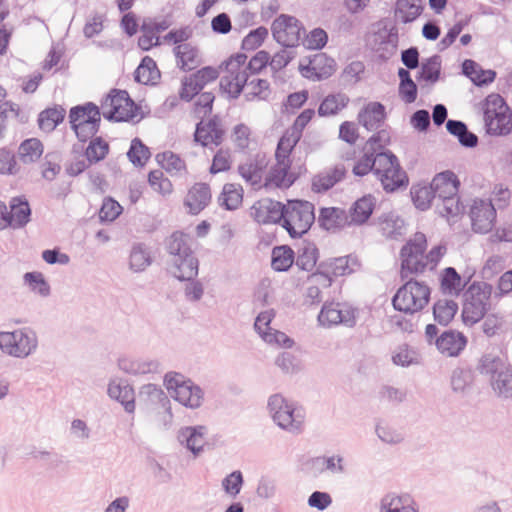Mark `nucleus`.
<instances>
[{"mask_svg": "<svg viewBox=\"0 0 512 512\" xmlns=\"http://www.w3.org/2000/svg\"><path fill=\"white\" fill-rule=\"evenodd\" d=\"M190 237L180 231L173 232L165 241L170 255V271L180 281H190L198 275L199 262L190 244Z\"/></svg>", "mask_w": 512, "mask_h": 512, "instance_id": "1", "label": "nucleus"}, {"mask_svg": "<svg viewBox=\"0 0 512 512\" xmlns=\"http://www.w3.org/2000/svg\"><path fill=\"white\" fill-rule=\"evenodd\" d=\"M374 174L386 192H394L408 185V176L401 168L397 156L390 150L374 151Z\"/></svg>", "mask_w": 512, "mask_h": 512, "instance_id": "2", "label": "nucleus"}, {"mask_svg": "<svg viewBox=\"0 0 512 512\" xmlns=\"http://www.w3.org/2000/svg\"><path fill=\"white\" fill-rule=\"evenodd\" d=\"M314 205L306 200H288L284 205L282 227L291 238H301L315 222Z\"/></svg>", "mask_w": 512, "mask_h": 512, "instance_id": "3", "label": "nucleus"}, {"mask_svg": "<svg viewBox=\"0 0 512 512\" xmlns=\"http://www.w3.org/2000/svg\"><path fill=\"white\" fill-rule=\"evenodd\" d=\"M493 291L487 282H473L464 292L462 320L465 325L472 326L479 322L490 309V298Z\"/></svg>", "mask_w": 512, "mask_h": 512, "instance_id": "4", "label": "nucleus"}, {"mask_svg": "<svg viewBox=\"0 0 512 512\" xmlns=\"http://www.w3.org/2000/svg\"><path fill=\"white\" fill-rule=\"evenodd\" d=\"M486 132L492 136H505L512 131V112L504 98L496 93L488 95L483 106Z\"/></svg>", "mask_w": 512, "mask_h": 512, "instance_id": "5", "label": "nucleus"}, {"mask_svg": "<svg viewBox=\"0 0 512 512\" xmlns=\"http://www.w3.org/2000/svg\"><path fill=\"white\" fill-rule=\"evenodd\" d=\"M69 122L80 142L91 140L100 128V109L93 102L74 106L69 112Z\"/></svg>", "mask_w": 512, "mask_h": 512, "instance_id": "6", "label": "nucleus"}, {"mask_svg": "<svg viewBox=\"0 0 512 512\" xmlns=\"http://www.w3.org/2000/svg\"><path fill=\"white\" fill-rule=\"evenodd\" d=\"M430 289L424 283L409 279L392 298L395 310L404 313H416L429 302Z\"/></svg>", "mask_w": 512, "mask_h": 512, "instance_id": "7", "label": "nucleus"}, {"mask_svg": "<svg viewBox=\"0 0 512 512\" xmlns=\"http://www.w3.org/2000/svg\"><path fill=\"white\" fill-rule=\"evenodd\" d=\"M164 382L171 396L185 407L196 409L203 402L204 392L191 379L176 372L167 373Z\"/></svg>", "mask_w": 512, "mask_h": 512, "instance_id": "8", "label": "nucleus"}, {"mask_svg": "<svg viewBox=\"0 0 512 512\" xmlns=\"http://www.w3.org/2000/svg\"><path fill=\"white\" fill-rule=\"evenodd\" d=\"M427 240L425 234L417 232L400 251L401 278L407 279L410 275L423 272L427 266L424 260Z\"/></svg>", "mask_w": 512, "mask_h": 512, "instance_id": "9", "label": "nucleus"}, {"mask_svg": "<svg viewBox=\"0 0 512 512\" xmlns=\"http://www.w3.org/2000/svg\"><path fill=\"white\" fill-rule=\"evenodd\" d=\"M37 345V336L31 330L0 332V349L10 356L26 358L36 350Z\"/></svg>", "mask_w": 512, "mask_h": 512, "instance_id": "10", "label": "nucleus"}, {"mask_svg": "<svg viewBox=\"0 0 512 512\" xmlns=\"http://www.w3.org/2000/svg\"><path fill=\"white\" fill-rule=\"evenodd\" d=\"M273 38L284 47H295L299 44L302 32L305 29L302 23L294 16L279 15L271 25Z\"/></svg>", "mask_w": 512, "mask_h": 512, "instance_id": "11", "label": "nucleus"}, {"mask_svg": "<svg viewBox=\"0 0 512 512\" xmlns=\"http://www.w3.org/2000/svg\"><path fill=\"white\" fill-rule=\"evenodd\" d=\"M284 205L271 198H262L252 205L250 215L259 224L282 225Z\"/></svg>", "mask_w": 512, "mask_h": 512, "instance_id": "12", "label": "nucleus"}, {"mask_svg": "<svg viewBox=\"0 0 512 512\" xmlns=\"http://www.w3.org/2000/svg\"><path fill=\"white\" fill-rule=\"evenodd\" d=\"M469 216L475 232L487 233L494 225L496 209L489 199H475L470 208Z\"/></svg>", "mask_w": 512, "mask_h": 512, "instance_id": "13", "label": "nucleus"}, {"mask_svg": "<svg viewBox=\"0 0 512 512\" xmlns=\"http://www.w3.org/2000/svg\"><path fill=\"white\" fill-rule=\"evenodd\" d=\"M224 134L220 118L214 115L207 122L200 120L196 124L194 141L203 147L213 149V146L217 147L223 142Z\"/></svg>", "mask_w": 512, "mask_h": 512, "instance_id": "14", "label": "nucleus"}, {"mask_svg": "<svg viewBox=\"0 0 512 512\" xmlns=\"http://www.w3.org/2000/svg\"><path fill=\"white\" fill-rule=\"evenodd\" d=\"M122 103L126 106L132 103L129 93L126 90L112 89L101 101L103 117L108 121L114 122L132 121V114L123 113L121 116L117 115Z\"/></svg>", "mask_w": 512, "mask_h": 512, "instance_id": "15", "label": "nucleus"}, {"mask_svg": "<svg viewBox=\"0 0 512 512\" xmlns=\"http://www.w3.org/2000/svg\"><path fill=\"white\" fill-rule=\"evenodd\" d=\"M350 256L338 257L331 259L327 262L320 263L318 270L313 274V278L324 287H329L332 283L333 277L343 276L353 272L350 267Z\"/></svg>", "mask_w": 512, "mask_h": 512, "instance_id": "16", "label": "nucleus"}, {"mask_svg": "<svg viewBox=\"0 0 512 512\" xmlns=\"http://www.w3.org/2000/svg\"><path fill=\"white\" fill-rule=\"evenodd\" d=\"M305 416L304 408L290 401L285 415L275 416V424L281 429L297 435L304 429Z\"/></svg>", "mask_w": 512, "mask_h": 512, "instance_id": "17", "label": "nucleus"}, {"mask_svg": "<svg viewBox=\"0 0 512 512\" xmlns=\"http://www.w3.org/2000/svg\"><path fill=\"white\" fill-rule=\"evenodd\" d=\"M107 393L113 400L119 402L127 413L135 411V392L125 380H111L108 384Z\"/></svg>", "mask_w": 512, "mask_h": 512, "instance_id": "18", "label": "nucleus"}, {"mask_svg": "<svg viewBox=\"0 0 512 512\" xmlns=\"http://www.w3.org/2000/svg\"><path fill=\"white\" fill-rule=\"evenodd\" d=\"M10 210L7 209V226L16 228L24 227L31 216V209L27 199L24 196L13 197L9 203Z\"/></svg>", "mask_w": 512, "mask_h": 512, "instance_id": "19", "label": "nucleus"}, {"mask_svg": "<svg viewBox=\"0 0 512 512\" xmlns=\"http://www.w3.org/2000/svg\"><path fill=\"white\" fill-rule=\"evenodd\" d=\"M380 512H419V510L410 494L391 492L381 499Z\"/></svg>", "mask_w": 512, "mask_h": 512, "instance_id": "20", "label": "nucleus"}, {"mask_svg": "<svg viewBox=\"0 0 512 512\" xmlns=\"http://www.w3.org/2000/svg\"><path fill=\"white\" fill-rule=\"evenodd\" d=\"M460 181L456 174L451 170H446L436 174L430 187L435 195L436 200L444 196H454L459 191Z\"/></svg>", "mask_w": 512, "mask_h": 512, "instance_id": "21", "label": "nucleus"}, {"mask_svg": "<svg viewBox=\"0 0 512 512\" xmlns=\"http://www.w3.org/2000/svg\"><path fill=\"white\" fill-rule=\"evenodd\" d=\"M290 166L291 161L277 160L276 165L271 167L265 178L264 187L266 189L289 188L295 181V177L289 174Z\"/></svg>", "mask_w": 512, "mask_h": 512, "instance_id": "22", "label": "nucleus"}, {"mask_svg": "<svg viewBox=\"0 0 512 512\" xmlns=\"http://www.w3.org/2000/svg\"><path fill=\"white\" fill-rule=\"evenodd\" d=\"M434 343L442 354L454 357L464 350L467 339L461 332L447 330L437 337Z\"/></svg>", "mask_w": 512, "mask_h": 512, "instance_id": "23", "label": "nucleus"}, {"mask_svg": "<svg viewBox=\"0 0 512 512\" xmlns=\"http://www.w3.org/2000/svg\"><path fill=\"white\" fill-rule=\"evenodd\" d=\"M206 434V426H187L179 430L178 440L181 444H185L186 448L195 456H198L203 451Z\"/></svg>", "mask_w": 512, "mask_h": 512, "instance_id": "24", "label": "nucleus"}, {"mask_svg": "<svg viewBox=\"0 0 512 512\" xmlns=\"http://www.w3.org/2000/svg\"><path fill=\"white\" fill-rule=\"evenodd\" d=\"M211 201L210 187L206 183H195L188 191L184 204L191 214L197 215Z\"/></svg>", "mask_w": 512, "mask_h": 512, "instance_id": "25", "label": "nucleus"}, {"mask_svg": "<svg viewBox=\"0 0 512 512\" xmlns=\"http://www.w3.org/2000/svg\"><path fill=\"white\" fill-rule=\"evenodd\" d=\"M386 118L385 106L380 102H370L358 113V121L368 131L378 130Z\"/></svg>", "mask_w": 512, "mask_h": 512, "instance_id": "26", "label": "nucleus"}, {"mask_svg": "<svg viewBox=\"0 0 512 512\" xmlns=\"http://www.w3.org/2000/svg\"><path fill=\"white\" fill-rule=\"evenodd\" d=\"M118 367L126 374L138 376L159 372L160 363L157 360L122 357L118 360Z\"/></svg>", "mask_w": 512, "mask_h": 512, "instance_id": "27", "label": "nucleus"}, {"mask_svg": "<svg viewBox=\"0 0 512 512\" xmlns=\"http://www.w3.org/2000/svg\"><path fill=\"white\" fill-rule=\"evenodd\" d=\"M378 224L382 235L387 239L399 240L406 233L404 220L393 212L381 215Z\"/></svg>", "mask_w": 512, "mask_h": 512, "instance_id": "28", "label": "nucleus"}, {"mask_svg": "<svg viewBox=\"0 0 512 512\" xmlns=\"http://www.w3.org/2000/svg\"><path fill=\"white\" fill-rule=\"evenodd\" d=\"M462 73L478 87L488 85L496 78V72L494 70H484L477 62L471 59L463 61Z\"/></svg>", "mask_w": 512, "mask_h": 512, "instance_id": "29", "label": "nucleus"}, {"mask_svg": "<svg viewBox=\"0 0 512 512\" xmlns=\"http://www.w3.org/2000/svg\"><path fill=\"white\" fill-rule=\"evenodd\" d=\"M248 80L249 73L246 70L237 73L228 72L227 75L221 77L219 85L221 91L228 94L229 98L236 99L242 93Z\"/></svg>", "mask_w": 512, "mask_h": 512, "instance_id": "30", "label": "nucleus"}, {"mask_svg": "<svg viewBox=\"0 0 512 512\" xmlns=\"http://www.w3.org/2000/svg\"><path fill=\"white\" fill-rule=\"evenodd\" d=\"M266 167L264 158H259V155L247 159L246 162L238 166L240 176L250 185L259 186L262 181L263 170Z\"/></svg>", "mask_w": 512, "mask_h": 512, "instance_id": "31", "label": "nucleus"}, {"mask_svg": "<svg viewBox=\"0 0 512 512\" xmlns=\"http://www.w3.org/2000/svg\"><path fill=\"white\" fill-rule=\"evenodd\" d=\"M177 66L183 71H191L201 64L199 51L189 43L177 45L174 48Z\"/></svg>", "mask_w": 512, "mask_h": 512, "instance_id": "32", "label": "nucleus"}, {"mask_svg": "<svg viewBox=\"0 0 512 512\" xmlns=\"http://www.w3.org/2000/svg\"><path fill=\"white\" fill-rule=\"evenodd\" d=\"M345 174L346 169L343 165L335 166L333 169L316 175L312 180V189L318 193L326 192L340 182Z\"/></svg>", "mask_w": 512, "mask_h": 512, "instance_id": "33", "label": "nucleus"}, {"mask_svg": "<svg viewBox=\"0 0 512 512\" xmlns=\"http://www.w3.org/2000/svg\"><path fill=\"white\" fill-rule=\"evenodd\" d=\"M153 262L150 248L144 243H134L129 254V269L134 273L145 271Z\"/></svg>", "mask_w": 512, "mask_h": 512, "instance_id": "34", "label": "nucleus"}, {"mask_svg": "<svg viewBox=\"0 0 512 512\" xmlns=\"http://www.w3.org/2000/svg\"><path fill=\"white\" fill-rule=\"evenodd\" d=\"M161 74L155 60L149 56H145L134 72L136 82L144 85H154L160 79Z\"/></svg>", "mask_w": 512, "mask_h": 512, "instance_id": "35", "label": "nucleus"}, {"mask_svg": "<svg viewBox=\"0 0 512 512\" xmlns=\"http://www.w3.org/2000/svg\"><path fill=\"white\" fill-rule=\"evenodd\" d=\"M335 70V61L327 58L325 55L316 56L309 65H300V71L304 77H309L308 73L314 71L317 79L328 78Z\"/></svg>", "mask_w": 512, "mask_h": 512, "instance_id": "36", "label": "nucleus"}, {"mask_svg": "<svg viewBox=\"0 0 512 512\" xmlns=\"http://www.w3.org/2000/svg\"><path fill=\"white\" fill-rule=\"evenodd\" d=\"M345 211L337 207H324L320 209L318 224L324 230L341 228L346 223Z\"/></svg>", "mask_w": 512, "mask_h": 512, "instance_id": "37", "label": "nucleus"}, {"mask_svg": "<svg viewBox=\"0 0 512 512\" xmlns=\"http://www.w3.org/2000/svg\"><path fill=\"white\" fill-rule=\"evenodd\" d=\"M375 207V198L372 195H365L356 200L350 208L351 222L362 225L370 218Z\"/></svg>", "mask_w": 512, "mask_h": 512, "instance_id": "38", "label": "nucleus"}, {"mask_svg": "<svg viewBox=\"0 0 512 512\" xmlns=\"http://www.w3.org/2000/svg\"><path fill=\"white\" fill-rule=\"evenodd\" d=\"M446 129L451 135L457 137L461 146L466 148H474L477 146V135L469 131L463 121L449 119L446 122Z\"/></svg>", "mask_w": 512, "mask_h": 512, "instance_id": "39", "label": "nucleus"}, {"mask_svg": "<svg viewBox=\"0 0 512 512\" xmlns=\"http://www.w3.org/2000/svg\"><path fill=\"white\" fill-rule=\"evenodd\" d=\"M349 101L345 93L329 94L320 103L318 114L321 117L336 115L348 105Z\"/></svg>", "mask_w": 512, "mask_h": 512, "instance_id": "40", "label": "nucleus"}, {"mask_svg": "<svg viewBox=\"0 0 512 512\" xmlns=\"http://www.w3.org/2000/svg\"><path fill=\"white\" fill-rule=\"evenodd\" d=\"M66 110L61 105L46 108L38 117L39 128L45 132H52L64 120Z\"/></svg>", "mask_w": 512, "mask_h": 512, "instance_id": "41", "label": "nucleus"}, {"mask_svg": "<svg viewBox=\"0 0 512 512\" xmlns=\"http://www.w3.org/2000/svg\"><path fill=\"white\" fill-rule=\"evenodd\" d=\"M243 201V189L240 185L227 183L218 197V203L226 210H236Z\"/></svg>", "mask_w": 512, "mask_h": 512, "instance_id": "42", "label": "nucleus"}, {"mask_svg": "<svg viewBox=\"0 0 512 512\" xmlns=\"http://www.w3.org/2000/svg\"><path fill=\"white\" fill-rule=\"evenodd\" d=\"M434 205L437 213L441 217H445L447 219L459 216L465 209L463 203L460 201L458 193L454 194V196H444L443 198L436 200Z\"/></svg>", "mask_w": 512, "mask_h": 512, "instance_id": "43", "label": "nucleus"}, {"mask_svg": "<svg viewBox=\"0 0 512 512\" xmlns=\"http://www.w3.org/2000/svg\"><path fill=\"white\" fill-rule=\"evenodd\" d=\"M422 10V0H397L395 17L399 18L402 23H410L417 19Z\"/></svg>", "mask_w": 512, "mask_h": 512, "instance_id": "44", "label": "nucleus"}, {"mask_svg": "<svg viewBox=\"0 0 512 512\" xmlns=\"http://www.w3.org/2000/svg\"><path fill=\"white\" fill-rule=\"evenodd\" d=\"M319 257V251L313 242L304 241L298 248L296 265L303 271H311L315 267Z\"/></svg>", "mask_w": 512, "mask_h": 512, "instance_id": "45", "label": "nucleus"}, {"mask_svg": "<svg viewBox=\"0 0 512 512\" xmlns=\"http://www.w3.org/2000/svg\"><path fill=\"white\" fill-rule=\"evenodd\" d=\"M441 57L433 55L421 64V68L416 75L417 81L436 83L441 74Z\"/></svg>", "mask_w": 512, "mask_h": 512, "instance_id": "46", "label": "nucleus"}, {"mask_svg": "<svg viewBox=\"0 0 512 512\" xmlns=\"http://www.w3.org/2000/svg\"><path fill=\"white\" fill-rule=\"evenodd\" d=\"M458 311V304L453 300H438L433 305L434 320L443 326H447Z\"/></svg>", "mask_w": 512, "mask_h": 512, "instance_id": "47", "label": "nucleus"}, {"mask_svg": "<svg viewBox=\"0 0 512 512\" xmlns=\"http://www.w3.org/2000/svg\"><path fill=\"white\" fill-rule=\"evenodd\" d=\"M295 253L287 245L276 246L272 250L271 266L275 271H287L294 263Z\"/></svg>", "mask_w": 512, "mask_h": 512, "instance_id": "48", "label": "nucleus"}, {"mask_svg": "<svg viewBox=\"0 0 512 512\" xmlns=\"http://www.w3.org/2000/svg\"><path fill=\"white\" fill-rule=\"evenodd\" d=\"M510 368L511 367L504 359L492 354L483 355L479 366V370L482 374L491 376V381L494 379V376H498L500 373H504V371Z\"/></svg>", "mask_w": 512, "mask_h": 512, "instance_id": "49", "label": "nucleus"}, {"mask_svg": "<svg viewBox=\"0 0 512 512\" xmlns=\"http://www.w3.org/2000/svg\"><path fill=\"white\" fill-rule=\"evenodd\" d=\"M300 139V135H298L297 133L293 132L288 128L278 142L275 153L276 159L285 162L290 161V153L292 152L293 148L296 146Z\"/></svg>", "mask_w": 512, "mask_h": 512, "instance_id": "50", "label": "nucleus"}, {"mask_svg": "<svg viewBox=\"0 0 512 512\" xmlns=\"http://www.w3.org/2000/svg\"><path fill=\"white\" fill-rule=\"evenodd\" d=\"M43 153V144L36 138L24 140L18 149L20 159L24 163H32L40 158Z\"/></svg>", "mask_w": 512, "mask_h": 512, "instance_id": "51", "label": "nucleus"}, {"mask_svg": "<svg viewBox=\"0 0 512 512\" xmlns=\"http://www.w3.org/2000/svg\"><path fill=\"white\" fill-rule=\"evenodd\" d=\"M441 289L445 294L459 295L462 290V279L459 273L453 267H447L443 270L441 276Z\"/></svg>", "mask_w": 512, "mask_h": 512, "instance_id": "52", "label": "nucleus"}, {"mask_svg": "<svg viewBox=\"0 0 512 512\" xmlns=\"http://www.w3.org/2000/svg\"><path fill=\"white\" fill-rule=\"evenodd\" d=\"M23 280L33 293L38 294L41 297H48L50 295V285L41 272H26L23 275Z\"/></svg>", "mask_w": 512, "mask_h": 512, "instance_id": "53", "label": "nucleus"}, {"mask_svg": "<svg viewBox=\"0 0 512 512\" xmlns=\"http://www.w3.org/2000/svg\"><path fill=\"white\" fill-rule=\"evenodd\" d=\"M410 194L415 207L421 211L427 210L433 201L436 202L435 195L430 185H413Z\"/></svg>", "mask_w": 512, "mask_h": 512, "instance_id": "54", "label": "nucleus"}, {"mask_svg": "<svg viewBox=\"0 0 512 512\" xmlns=\"http://www.w3.org/2000/svg\"><path fill=\"white\" fill-rule=\"evenodd\" d=\"M109 148V144L102 137H95L90 140L84 155L89 163L95 164L107 156Z\"/></svg>", "mask_w": 512, "mask_h": 512, "instance_id": "55", "label": "nucleus"}, {"mask_svg": "<svg viewBox=\"0 0 512 512\" xmlns=\"http://www.w3.org/2000/svg\"><path fill=\"white\" fill-rule=\"evenodd\" d=\"M491 386L498 397L512 399V368L494 376Z\"/></svg>", "mask_w": 512, "mask_h": 512, "instance_id": "56", "label": "nucleus"}, {"mask_svg": "<svg viewBox=\"0 0 512 512\" xmlns=\"http://www.w3.org/2000/svg\"><path fill=\"white\" fill-rule=\"evenodd\" d=\"M127 156L130 162L135 166H143L148 161L151 154L149 148L143 144L139 138H134L131 141Z\"/></svg>", "mask_w": 512, "mask_h": 512, "instance_id": "57", "label": "nucleus"}, {"mask_svg": "<svg viewBox=\"0 0 512 512\" xmlns=\"http://www.w3.org/2000/svg\"><path fill=\"white\" fill-rule=\"evenodd\" d=\"M158 161L162 163V166L172 174H181L186 171L185 161L181 159L177 154L166 151L162 154L157 155Z\"/></svg>", "mask_w": 512, "mask_h": 512, "instance_id": "58", "label": "nucleus"}, {"mask_svg": "<svg viewBox=\"0 0 512 512\" xmlns=\"http://www.w3.org/2000/svg\"><path fill=\"white\" fill-rule=\"evenodd\" d=\"M139 397L148 403L162 404L163 406L169 401L162 388L152 383L145 384L140 388Z\"/></svg>", "mask_w": 512, "mask_h": 512, "instance_id": "59", "label": "nucleus"}, {"mask_svg": "<svg viewBox=\"0 0 512 512\" xmlns=\"http://www.w3.org/2000/svg\"><path fill=\"white\" fill-rule=\"evenodd\" d=\"M473 382V373L470 369L456 368L451 375V386L455 392H464Z\"/></svg>", "mask_w": 512, "mask_h": 512, "instance_id": "60", "label": "nucleus"}, {"mask_svg": "<svg viewBox=\"0 0 512 512\" xmlns=\"http://www.w3.org/2000/svg\"><path fill=\"white\" fill-rule=\"evenodd\" d=\"M343 462L344 458L340 455L322 456L315 459V464L321 466V472L328 471L332 474H342L345 472Z\"/></svg>", "mask_w": 512, "mask_h": 512, "instance_id": "61", "label": "nucleus"}, {"mask_svg": "<svg viewBox=\"0 0 512 512\" xmlns=\"http://www.w3.org/2000/svg\"><path fill=\"white\" fill-rule=\"evenodd\" d=\"M244 484L243 474L240 470H235L228 474L222 480V487L226 494L235 498L241 491Z\"/></svg>", "mask_w": 512, "mask_h": 512, "instance_id": "62", "label": "nucleus"}, {"mask_svg": "<svg viewBox=\"0 0 512 512\" xmlns=\"http://www.w3.org/2000/svg\"><path fill=\"white\" fill-rule=\"evenodd\" d=\"M267 35L268 29L264 26L251 30L242 40V49L247 51L257 49L264 42Z\"/></svg>", "mask_w": 512, "mask_h": 512, "instance_id": "63", "label": "nucleus"}, {"mask_svg": "<svg viewBox=\"0 0 512 512\" xmlns=\"http://www.w3.org/2000/svg\"><path fill=\"white\" fill-rule=\"evenodd\" d=\"M148 182L154 191L167 195L172 192V183L168 178L164 177L161 170H153L148 175Z\"/></svg>", "mask_w": 512, "mask_h": 512, "instance_id": "64", "label": "nucleus"}]
</instances>
